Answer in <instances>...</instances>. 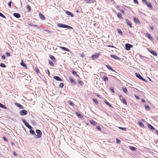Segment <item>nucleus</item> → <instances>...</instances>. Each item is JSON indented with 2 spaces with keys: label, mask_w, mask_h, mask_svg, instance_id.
<instances>
[{
  "label": "nucleus",
  "mask_w": 158,
  "mask_h": 158,
  "mask_svg": "<svg viewBox=\"0 0 158 158\" xmlns=\"http://www.w3.org/2000/svg\"><path fill=\"white\" fill-rule=\"evenodd\" d=\"M57 26L59 27H61V28H67L69 29H73V28L68 25H66L63 24L62 23H58L57 24Z\"/></svg>",
  "instance_id": "obj_1"
},
{
  "label": "nucleus",
  "mask_w": 158,
  "mask_h": 158,
  "mask_svg": "<svg viewBox=\"0 0 158 158\" xmlns=\"http://www.w3.org/2000/svg\"><path fill=\"white\" fill-rule=\"evenodd\" d=\"M36 133L37 134L35 135V138H39L41 136L42 133L41 131L39 130H36L35 131Z\"/></svg>",
  "instance_id": "obj_2"
},
{
  "label": "nucleus",
  "mask_w": 158,
  "mask_h": 158,
  "mask_svg": "<svg viewBox=\"0 0 158 158\" xmlns=\"http://www.w3.org/2000/svg\"><path fill=\"white\" fill-rule=\"evenodd\" d=\"M135 74L136 76L138 78L140 79L141 80H142V81H145L146 82H147V80L146 79L143 78L139 74H138L137 73H135Z\"/></svg>",
  "instance_id": "obj_3"
},
{
  "label": "nucleus",
  "mask_w": 158,
  "mask_h": 158,
  "mask_svg": "<svg viewBox=\"0 0 158 158\" xmlns=\"http://www.w3.org/2000/svg\"><path fill=\"white\" fill-rule=\"evenodd\" d=\"M100 56V54L98 53H95L92 56V58L93 60H95L97 59Z\"/></svg>",
  "instance_id": "obj_4"
},
{
  "label": "nucleus",
  "mask_w": 158,
  "mask_h": 158,
  "mask_svg": "<svg viewBox=\"0 0 158 158\" xmlns=\"http://www.w3.org/2000/svg\"><path fill=\"white\" fill-rule=\"evenodd\" d=\"M125 46L126 49L129 51L130 49L132 47V45L129 44H126Z\"/></svg>",
  "instance_id": "obj_5"
},
{
  "label": "nucleus",
  "mask_w": 158,
  "mask_h": 158,
  "mask_svg": "<svg viewBox=\"0 0 158 158\" xmlns=\"http://www.w3.org/2000/svg\"><path fill=\"white\" fill-rule=\"evenodd\" d=\"M19 113L22 116L26 115L27 114V112L25 110H22L20 111Z\"/></svg>",
  "instance_id": "obj_6"
},
{
  "label": "nucleus",
  "mask_w": 158,
  "mask_h": 158,
  "mask_svg": "<svg viewBox=\"0 0 158 158\" xmlns=\"http://www.w3.org/2000/svg\"><path fill=\"white\" fill-rule=\"evenodd\" d=\"M147 49L154 56H156L157 55V53L155 51L151 50L150 48H147Z\"/></svg>",
  "instance_id": "obj_7"
},
{
  "label": "nucleus",
  "mask_w": 158,
  "mask_h": 158,
  "mask_svg": "<svg viewBox=\"0 0 158 158\" xmlns=\"http://www.w3.org/2000/svg\"><path fill=\"white\" fill-rule=\"evenodd\" d=\"M110 57L112 58H114V59L118 60H120L121 58L116 55H110Z\"/></svg>",
  "instance_id": "obj_8"
},
{
  "label": "nucleus",
  "mask_w": 158,
  "mask_h": 158,
  "mask_svg": "<svg viewBox=\"0 0 158 158\" xmlns=\"http://www.w3.org/2000/svg\"><path fill=\"white\" fill-rule=\"evenodd\" d=\"M28 25L32 27H37L38 28H39L40 27V26L39 25H36L34 24L31 23H28Z\"/></svg>",
  "instance_id": "obj_9"
},
{
  "label": "nucleus",
  "mask_w": 158,
  "mask_h": 158,
  "mask_svg": "<svg viewBox=\"0 0 158 158\" xmlns=\"http://www.w3.org/2000/svg\"><path fill=\"white\" fill-rule=\"evenodd\" d=\"M146 35L147 36V37L149 39H150V40H151V41H152L153 40V38H152V37L150 35V34L148 33H146Z\"/></svg>",
  "instance_id": "obj_10"
},
{
  "label": "nucleus",
  "mask_w": 158,
  "mask_h": 158,
  "mask_svg": "<svg viewBox=\"0 0 158 158\" xmlns=\"http://www.w3.org/2000/svg\"><path fill=\"white\" fill-rule=\"evenodd\" d=\"M53 78L57 81H62V80L59 77L55 76L53 77Z\"/></svg>",
  "instance_id": "obj_11"
},
{
  "label": "nucleus",
  "mask_w": 158,
  "mask_h": 158,
  "mask_svg": "<svg viewBox=\"0 0 158 158\" xmlns=\"http://www.w3.org/2000/svg\"><path fill=\"white\" fill-rule=\"evenodd\" d=\"M69 79L70 81V82L71 83L73 84H75L76 82L71 77H69Z\"/></svg>",
  "instance_id": "obj_12"
},
{
  "label": "nucleus",
  "mask_w": 158,
  "mask_h": 158,
  "mask_svg": "<svg viewBox=\"0 0 158 158\" xmlns=\"http://www.w3.org/2000/svg\"><path fill=\"white\" fill-rule=\"evenodd\" d=\"M13 15L14 17L17 18H19L20 17V15L18 13H14Z\"/></svg>",
  "instance_id": "obj_13"
},
{
  "label": "nucleus",
  "mask_w": 158,
  "mask_h": 158,
  "mask_svg": "<svg viewBox=\"0 0 158 158\" xmlns=\"http://www.w3.org/2000/svg\"><path fill=\"white\" fill-rule=\"evenodd\" d=\"M15 105L18 106L20 109H23L24 108L23 107L21 104L18 103H15Z\"/></svg>",
  "instance_id": "obj_14"
},
{
  "label": "nucleus",
  "mask_w": 158,
  "mask_h": 158,
  "mask_svg": "<svg viewBox=\"0 0 158 158\" xmlns=\"http://www.w3.org/2000/svg\"><path fill=\"white\" fill-rule=\"evenodd\" d=\"M126 20L127 24L131 28L132 27L131 23L130 21H128L127 19H126Z\"/></svg>",
  "instance_id": "obj_15"
},
{
  "label": "nucleus",
  "mask_w": 158,
  "mask_h": 158,
  "mask_svg": "<svg viewBox=\"0 0 158 158\" xmlns=\"http://www.w3.org/2000/svg\"><path fill=\"white\" fill-rule=\"evenodd\" d=\"M65 13L67 15L70 16L71 17H73L74 16V15L73 13L69 11H66Z\"/></svg>",
  "instance_id": "obj_16"
},
{
  "label": "nucleus",
  "mask_w": 158,
  "mask_h": 158,
  "mask_svg": "<svg viewBox=\"0 0 158 158\" xmlns=\"http://www.w3.org/2000/svg\"><path fill=\"white\" fill-rule=\"evenodd\" d=\"M148 127L149 128H150L151 129L153 130H156V129L154 128V127L153 126H152V125L148 123Z\"/></svg>",
  "instance_id": "obj_17"
},
{
  "label": "nucleus",
  "mask_w": 158,
  "mask_h": 158,
  "mask_svg": "<svg viewBox=\"0 0 158 158\" xmlns=\"http://www.w3.org/2000/svg\"><path fill=\"white\" fill-rule=\"evenodd\" d=\"M76 115L77 116L79 117L80 118H83V115L80 113L78 112H76Z\"/></svg>",
  "instance_id": "obj_18"
},
{
  "label": "nucleus",
  "mask_w": 158,
  "mask_h": 158,
  "mask_svg": "<svg viewBox=\"0 0 158 158\" xmlns=\"http://www.w3.org/2000/svg\"><path fill=\"white\" fill-rule=\"evenodd\" d=\"M39 16L40 18L42 20H44L45 19V17L44 15L41 13H39Z\"/></svg>",
  "instance_id": "obj_19"
},
{
  "label": "nucleus",
  "mask_w": 158,
  "mask_h": 158,
  "mask_svg": "<svg viewBox=\"0 0 158 158\" xmlns=\"http://www.w3.org/2000/svg\"><path fill=\"white\" fill-rule=\"evenodd\" d=\"M106 68L109 69L111 71L114 72L115 73H117L115 70H114L111 67H110L108 65H106Z\"/></svg>",
  "instance_id": "obj_20"
},
{
  "label": "nucleus",
  "mask_w": 158,
  "mask_h": 158,
  "mask_svg": "<svg viewBox=\"0 0 158 158\" xmlns=\"http://www.w3.org/2000/svg\"><path fill=\"white\" fill-rule=\"evenodd\" d=\"M147 5V6L149 8H150L151 9H152V4L150 3H147L146 4Z\"/></svg>",
  "instance_id": "obj_21"
},
{
  "label": "nucleus",
  "mask_w": 158,
  "mask_h": 158,
  "mask_svg": "<svg viewBox=\"0 0 158 158\" xmlns=\"http://www.w3.org/2000/svg\"><path fill=\"white\" fill-rule=\"evenodd\" d=\"M25 125L29 129L31 130L32 129V127L27 123L25 124Z\"/></svg>",
  "instance_id": "obj_22"
},
{
  "label": "nucleus",
  "mask_w": 158,
  "mask_h": 158,
  "mask_svg": "<svg viewBox=\"0 0 158 158\" xmlns=\"http://www.w3.org/2000/svg\"><path fill=\"white\" fill-rule=\"evenodd\" d=\"M90 123L93 125L95 126L96 124V122L93 120H91L89 121Z\"/></svg>",
  "instance_id": "obj_23"
},
{
  "label": "nucleus",
  "mask_w": 158,
  "mask_h": 158,
  "mask_svg": "<svg viewBox=\"0 0 158 158\" xmlns=\"http://www.w3.org/2000/svg\"><path fill=\"white\" fill-rule=\"evenodd\" d=\"M134 20L136 23H140V21L137 18H134Z\"/></svg>",
  "instance_id": "obj_24"
},
{
  "label": "nucleus",
  "mask_w": 158,
  "mask_h": 158,
  "mask_svg": "<svg viewBox=\"0 0 158 158\" xmlns=\"http://www.w3.org/2000/svg\"><path fill=\"white\" fill-rule=\"evenodd\" d=\"M103 80L105 82L107 81H108V78L106 76H104L103 77Z\"/></svg>",
  "instance_id": "obj_25"
},
{
  "label": "nucleus",
  "mask_w": 158,
  "mask_h": 158,
  "mask_svg": "<svg viewBox=\"0 0 158 158\" xmlns=\"http://www.w3.org/2000/svg\"><path fill=\"white\" fill-rule=\"evenodd\" d=\"M122 100V101L123 104H124L126 105L127 104V102L126 101L125 98H122V100Z\"/></svg>",
  "instance_id": "obj_26"
},
{
  "label": "nucleus",
  "mask_w": 158,
  "mask_h": 158,
  "mask_svg": "<svg viewBox=\"0 0 158 158\" xmlns=\"http://www.w3.org/2000/svg\"><path fill=\"white\" fill-rule=\"evenodd\" d=\"M60 47L62 50H65V51H70L69 50L66 48L63 47Z\"/></svg>",
  "instance_id": "obj_27"
},
{
  "label": "nucleus",
  "mask_w": 158,
  "mask_h": 158,
  "mask_svg": "<svg viewBox=\"0 0 158 158\" xmlns=\"http://www.w3.org/2000/svg\"><path fill=\"white\" fill-rule=\"evenodd\" d=\"M0 107L4 109H6L7 107L6 106L2 104V103H0Z\"/></svg>",
  "instance_id": "obj_28"
},
{
  "label": "nucleus",
  "mask_w": 158,
  "mask_h": 158,
  "mask_svg": "<svg viewBox=\"0 0 158 158\" xmlns=\"http://www.w3.org/2000/svg\"><path fill=\"white\" fill-rule=\"evenodd\" d=\"M104 102L109 107H113L111 105H110V104L108 102H107L105 100L104 101Z\"/></svg>",
  "instance_id": "obj_29"
},
{
  "label": "nucleus",
  "mask_w": 158,
  "mask_h": 158,
  "mask_svg": "<svg viewBox=\"0 0 158 158\" xmlns=\"http://www.w3.org/2000/svg\"><path fill=\"white\" fill-rule=\"evenodd\" d=\"M122 89L123 91L126 94H127L128 92L126 88L125 87H123Z\"/></svg>",
  "instance_id": "obj_30"
},
{
  "label": "nucleus",
  "mask_w": 158,
  "mask_h": 158,
  "mask_svg": "<svg viewBox=\"0 0 158 158\" xmlns=\"http://www.w3.org/2000/svg\"><path fill=\"white\" fill-rule=\"evenodd\" d=\"M138 124L141 127H144V125L142 122H139Z\"/></svg>",
  "instance_id": "obj_31"
},
{
  "label": "nucleus",
  "mask_w": 158,
  "mask_h": 158,
  "mask_svg": "<svg viewBox=\"0 0 158 158\" xmlns=\"http://www.w3.org/2000/svg\"><path fill=\"white\" fill-rule=\"evenodd\" d=\"M129 148L131 150L133 151H135V150H136V148L135 147L132 146H130Z\"/></svg>",
  "instance_id": "obj_32"
},
{
  "label": "nucleus",
  "mask_w": 158,
  "mask_h": 158,
  "mask_svg": "<svg viewBox=\"0 0 158 158\" xmlns=\"http://www.w3.org/2000/svg\"><path fill=\"white\" fill-rule=\"evenodd\" d=\"M72 73V74L75 75L76 77H78V75L77 73L75 71H73Z\"/></svg>",
  "instance_id": "obj_33"
},
{
  "label": "nucleus",
  "mask_w": 158,
  "mask_h": 158,
  "mask_svg": "<svg viewBox=\"0 0 158 158\" xmlns=\"http://www.w3.org/2000/svg\"><path fill=\"white\" fill-rule=\"evenodd\" d=\"M117 17L120 19L122 18V14L120 13H118L117 14Z\"/></svg>",
  "instance_id": "obj_34"
},
{
  "label": "nucleus",
  "mask_w": 158,
  "mask_h": 158,
  "mask_svg": "<svg viewBox=\"0 0 158 158\" xmlns=\"http://www.w3.org/2000/svg\"><path fill=\"white\" fill-rule=\"evenodd\" d=\"M117 30L119 34L121 35H123V32L120 29H117Z\"/></svg>",
  "instance_id": "obj_35"
},
{
  "label": "nucleus",
  "mask_w": 158,
  "mask_h": 158,
  "mask_svg": "<svg viewBox=\"0 0 158 158\" xmlns=\"http://www.w3.org/2000/svg\"><path fill=\"white\" fill-rule=\"evenodd\" d=\"M21 65L23 67H27L25 63L23 60L22 61V62L21 63Z\"/></svg>",
  "instance_id": "obj_36"
},
{
  "label": "nucleus",
  "mask_w": 158,
  "mask_h": 158,
  "mask_svg": "<svg viewBox=\"0 0 158 158\" xmlns=\"http://www.w3.org/2000/svg\"><path fill=\"white\" fill-rule=\"evenodd\" d=\"M27 8L28 12H30L31 10V7L29 5H27Z\"/></svg>",
  "instance_id": "obj_37"
},
{
  "label": "nucleus",
  "mask_w": 158,
  "mask_h": 158,
  "mask_svg": "<svg viewBox=\"0 0 158 158\" xmlns=\"http://www.w3.org/2000/svg\"><path fill=\"white\" fill-rule=\"evenodd\" d=\"M50 58L54 61H55V60H56V58L53 56L50 55Z\"/></svg>",
  "instance_id": "obj_38"
},
{
  "label": "nucleus",
  "mask_w": 158,
  "mask_h": 158,
  "mask_svg": "<svg viewBox=\"0 0 158 158\" xmlns=\"http://www.w3.org/2000/svg\"><path fill=\"white\" fill-rule=\"evenodd\" d=\"M30 133L32 135H35V131H34L32 130V129H31L30 130Z\"/></svg>",
  "instance_id": "obj_39"
},
{
  "label": "nucleus",
  "mask_w": 158,
  "mask_h": 158,
  "mask_svg": "<svg viewBox=\"0 0 158 158\" xmlns=\"http://www.w3.org/2000/svg\"><path fill=\"white\" fill-rule=\"evenodd\" d=\"M31 123L34 125L36 124V123L35 122V120H32L31 121Z\"/></svg>",
  "instance_id": "obj_40"
},
{
  "label": "nucleus",
  "mask_w": 158,
  "mask_h": 158,
  "mask_svg": "<svg viewBox=\"0 0 158 158\" xmlns=\"http://www.w3.org/2000/svg\"><path fill=\"white\" fill-rule=\"evenodd\" d=\"M49 63L50 65H51V66H54V64L51 60H49Z\"/></svg>",
  "instance_id": "obj_41"
},
{
  "label": "nucleus",
  "mask_w": 158,
  "mask_h": 158,
  "mask_svg": "<svg viewBox=\"0 0 158 158\" xmlns=\"http://www.w3.org/2000/svg\"><path fill=\"white\" fill-rule=\"evenodd\" d=\"M0 67L3 68H6V66L3 63H1L0 64Z\"/></svg>",
  "instance_id": "obj_42"
},
{
  "label": "nucleus",
  "mask_w": 158,
  "mask_h": 158,
  "mask_svg": "<svg viewBox=\"0 0 158 158\" xmlns=\"http://www.w3.org/2000/svg\"><path fill=\"white\" fill-rule=\"evenodd\" d=\"M145 107L146 109L148 110H150V108L148 105H145Z\"/></svg>",
  "instance_id": "obj_43"
},
{
  "label": "nucleus",
  "mask_w": 158,
  "mask_h": 158,
  "mask_svg": "<svg viewBox=\"0 0 158 158\" xmlns=\"http://www.w3.org/2000/svg\"><path fill=\"white\" fill-rule=\"evenodd\" d=\"M78 83H79V84L80 85H82L83 84V81L80 80H78Z\"/></svg>",
  "instance_id": "obj_44"
},
{
  "label": "nucleus",
  "mask_w": 158,
  "mask_h": 158,
  "mask_svg": "<svg viewBox=\"0 0 158 158\" xmlns=\"http://www.w3.org/2000/svg\"><path fill=\"white\" fill-rule=\"evenodd\" d=\"M35 71L37 73H39V70L38 68L37 67H35Z\"/></svg>",
  "instance_id": "obj_45"
},
{
  "label": "nucleus",
  "mask_w": 158,
  "mask_h": 158,
  "mask_svg": "<svg viewBox=\"0 0 158 158\" xmlns=\"http://www.w3.org/2000/svg\"><path fill=\"white\" fill-rule=\"evenodd\" d=\"M118 128L119 129H121L123 131H126V128L119 127H118Z\"/></svg>",
  "instance_id": "obj_46"
},
{
  "label": "nucleus",
  "mask_w": 158,
  "mask_h": 158,
  "mask_svg": "<svg viewBox=\"0 0 158 158\" xmlns=\"http://www.w3.org/2000/svg\"><path fill=\"white\" fill-rule=\"evenodd\" d=\"M93 100L96 104H98V102L96 99L93 98Z\"/></svg>",
  "instance_id": "obj_47"
},
{
  "label": "nucleus",
  "mask_w": 158,
  "mask_h": 158,
  "mask_svg": "<svg viewBox=\"0 0 158 158\" xmlns=\"http://www.w3.org/2000/svg\"><path fill=\"white\" fill-rule=\"evenodd\" d=\"M0 16L3 18L6 19V17L1 12H0Z\"/></svg>",
  "instance_id": "obj_48"
},
{
  "label": "nucleus",
  "mask_w": 158,
  "mask_h": 158,
  "mask_svg": "<svg viewBox=\"0 0 158 158\" xmlns=\"http://www.w3.org/2000/svg\"><path fill=\"white\" fill-rule=\"evenodd\" d=\"M69 104L72 106H73L74 105V104L71 101H69Z\"/></svg>",
  "instance_id": "obj_49"
},
{
  "label": "nucleus",
  "mask_w": 158,
  "mask_h": 158,
  "mask_svg": "<svg viewBox=\"0 0 158 158\" xmlns=\"http://www.w3.org/2000/svg\"><path fill=\"white\" fill-rule=\"evenodd\" d=\"M110 89L112 93H114V90L113 88L112 87H111L110 88Z\"/></svg>",
  "instance_id": "obj_50"
},
{
  "label": "nucleus",
  "mask_w": 158,
  "mask_h": 158,
  "mask_svg": "<svg viewBox=\"0 0 158 158\" xmlns=\"http://www.w3.org/2000/svg\"><path fill=\"white\" fill-rule=\"evenodd\" d=\"M96 128L99 131H101V129L100 128V127L99 126H96Z\"/></svg>",
  "instance_id": "obj_51"
},
{
  "label": "nucleus",
  "mask_w": 158,
  "mask_h": 158,
  "mask_svg": "<svg viewBox=\"0 0 158 158\" xmlns=\"http://www.w3.org/2000/svg\"><path fill=\"white\" fill-rule=\"evenodd\" d=\"M59 86H60V87L61 88H62L64 86V84L63 83H60L59 85Z\"/></svg>",
  "instance_id": "obj_52"
},
{
  "label": "nucleus",
  "mask_w": 158,
  "mask_h": 158,
  "mask_svg": "<svg viewBox=\"0 0 158 158\" xmlns=\"http://www.w3.org/2000/svg\"><path fill=\"white\" fill-rule=\"evenodd\" d=\"M11 1L9 2L8 3V5L10 7H11Z\"/></svg>",
  "instance_id": "obj_53"
},
{
  "label": "nucleus",
  "mask_w": 158,
  "mask_h": 158,
  "mask_svg": "<svg viewBox=\"0 0 158 158\" xmlns=\"http://www.w3.org/2000/svg\"><path fill=\"white\" fill-rule=\"evenodd\" d=\"M45 71H46V73L47 74H48V75L49 76V75H50V72H49V70L48 69H47V70H46Z\"/></svg>",
  "instance_id": "obj_54"
},
{
  "label": "nucleus",
  "mask_w": 158,
  "mask_h": 158,
  "mask_svg": "<svg viewBox=\"0 0 158 158\" xmlns=\"http://www.w3.org/2000/svg\"><path fill=\"white\" fill-rule=\"evenodd\" d=\"M3 140H4V141L5 142H8V140L5 137H3Z\"/></svg>",
  "instance_id": "obj_55"
},
{
  "label": "nucleus",
  "mask_w": 158,
  "mask_h": 158,
  "mask_svg": "<svg viewBox=\"0 0 158 158\" xmlns=\"http://www.w3.org/2000/svg\"><path fill=\"white\" fill-rule=\"evenodd\" d=\"M1 58H2V59L3 60H5V58H6L5 56V55H2V56Z\"/></svg>",
  "instance_id": "obj_56"
},
{
  "label": "nucleus",
  "mask_w": 158,
  "mask_h": 158,
  "mask_svg": "<svg viewBox=\"0 0 158 158\" xmlns=\"http://www.w3.org/2000/svg\"><path fill=\"white\" fill-rule=\"evenodd\" d=\"M22 121L25 124V125L27 123L26 122V121L25 119H23Z\"/></svg>",
  "instance_id": "obj_57"
},
{
  "label": "nucleus",
  "mask_w": 158,
  "mask_h": 158,
  "mask_svg": "<svg viewBox=\"0 0 158 158\" xmlns=\"http://www.w3.org/2000/svg\"><path fill=\"white\" fill-rule=\"evenodd\" d=\"M116 143H120V140L118 139H116Z\"/></svg>",
  "instance_id": "obj_58"
},
{
  "label": "nucleus",
  "mask_w": 158,
  "mask_h": 158,
  "mask_svg": "<svg viewBox=\"0 0 158 158\" xmlns=\"http://www.w3.org/2000/svg\"><path fill=\"white\" fill-rule=\"evenodd\" d=\"M142 2L145 4L148 3L146 0H142Z\"/></svg>",
  "instance_id": "obj_59"
},
{
  "label": "nucleus",
  "mask_w": 158,
  "mask_h": 158,
  "mask_svg": "<svg viewBox=\"0 0 158 158\" xmlns=\"http://www.w3.org/2000/svg\"><path fill=\"white\" fill-rule=\"evenodd\" d=\"M133 1L135 3L138 4L137 0H133Z\"/></svg>",
  "instance_id": "obj_60"
},
{
  "label": "nucleus",
  "mask_w": 158,
  "mask_h": 158,
  "mask_svg": "<svg viewBox=\"0 0 158 158\" xmlns=\"http://www.w3.org/2000/svg\"><path fill=\"white\" fill-rule=\"evenodd\" d=\"M6 55L7 56H10V54L9 52H6Z\"/></svg>",
  "instance_id": "obj_61"
},
{
  "label": "nucleus",
  "mask_w": 158,
  "mask_h": 158,
  "mask_svg": "<svg viewBox=\"0 0 158 158\" xmlns=\"http://www.w3.org/2000/svg\"><path fill=\"white\" fill-rule=\"evenodd\" d=\"M13 155L14 156H17V154L16 153V152H13Z\"/></svg>",
  "instance_id": "obj_62"
},
{
  "label": "nucleus",
  "mask_w": 158,
  "mask_h": 158,
  "mask_svg": "<svg viewBox=\"0 0 158 158\" xmlns=\"http://www.w3.org/2000/svg\"><path fill=\"white\" fill-rule=\"evenodd\" d=\"M120 11L121 12V13L123 14H124V10L123 9H121L120 10Z\"/></svg>",
  "instance_id": "obj_63"
},
{
  "label": "nucleus",
  "mask_w": 158,
  "mask_h": 158,
  "mask_svg": "<svg viewBox=\"0 0 158 158\" xmlns=\"http://www.w3.org/2000/svg\"><path fill=\"white\" fill-rule=\"evenodd\" d=\"M122 98H123L122 95H120L119 96V98L121 100H122Z\"/></svg>",
  "instance_id": "obj_64"
}]
</instances>
